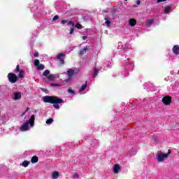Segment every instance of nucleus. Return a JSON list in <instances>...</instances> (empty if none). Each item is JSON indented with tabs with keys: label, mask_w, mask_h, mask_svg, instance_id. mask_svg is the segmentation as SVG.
I'll return each mask as SVG.
<instances>
[{
	"label": "nucleus",
	"mask_w": 179,
	"mask_h": 179,
	"mask_svg": "<svg viewBox=\"0 0 179 179\" xmlns=\"http://www.w3.org/2000/svg\"><path fill=\"white\" fill-rule=\"evenodd\" d=\"M87 86V83H85V85H82L81 88L79 90V92H83V90L86 89Z\"/></svg>",
	"instance_id": "6ab92c4d"
},
{
	"label": "nucleus",
	"mask_w": 179,
	"mask_h": 179,
	"mask_svg": "<svg viewBox=\"0 0 179 179\" xmlns=\"http://www.w3.org/2000/svg\"><path fill=\"white\" fill-rule=\"evenodd\" d=\"M31 163H37V162H38V157H37V156H34L32 157L31 159Z\"/></svg>",
	"instance_id": "f3484780"
},
{
	"label": "nucleus",
	"mask_w": 179,
	"mask_h": 179,
	"mask_svg": "<svg viewBox=\"0 0 179 179\" xmlns=\"http://www.w3.org/2000/svg\"><path fill=\"white\" fill-rule=\"evenodd\" d=\"M43 101L44 103H50L51 104H54L53 107L57 110H59V106L58 104L64 103V99H59L57 96H45L43 97Z\"/></svg>",
	"instance_id": "f257e3e1"
},
{
	"label": "nucleus",
	"mask_w": 179,
	"mask_h": 179,
	"mask_svg": "<svg viewBox=\"0 0 179 179\" xmlns=\"http://www.w3.org/2000/svg\"><path fill=\"white\" fill-rule=\"evenodd\" d=\"M8 80L11 83H16L17 82V76L15 73H10L8 75Z\"/></svg>",
	"instance_id": "7ed1b4c3"
},
{
	"label": "nucleus",
	"mask_w": 179,
	"mask_h": 179,
	"mask_svg": "<svg viewBox=\"0 0 179 179\" xmlns=\"http://www.w3.org/2000/svg\"><path fill=\"white\" fill-rule=\"evenodd\" d=\"M124 1H128V0H124Z\"/></svg>",
	"instance_id": "79ce46f5"
},
{
	"label": "nucleus",
	"mask_w": 179,
	"mask_h": 179,
	"mask_svg": "<svg viewBox=\"0 0 179 179\" xmlns=\"http://www.w3.org/2000/svg\"><path fill=\"white\" fill-rule=\"evenodd\" d=\"M52 122H54V120H53V119H51V118L47 120V121H46V124H47L48 125H50V124H52Z\"/></svg>",
	"instance_id": "412c9836"
},
{
	"label": "nucleus",
	"mask_w": 179,
	"mask_h": 179,
	"mask_svg": "<svg viewBox=\"0 0 179 179\" xmlns=\"http://www.w3.org/2000/svg\"><path fill=\"white\" fill-rule=\"evenodd\" d=\"M86 38H87V36H83V40H86Z\"/></svg>",
	"instance_id": "ea45409f"
},
{
	"label": "nucleus",
	"mask_w": 179,
	"mask_h": 179,
	"mask_svg": "<svg viewBox=\"0 0 179 179\" xmlns=\"http://www.w3.org/2000/svg\"><path fill=\"white\" fill-rule=\"evenodd\" d=\"M20 129L22 131H27V129H29V122H27L24 124H22Z\"/></svg>",
	"instance_id": "0eeeda50"
},
{
	"label": "nucleus",
	"mask_w": 179,
	"mask_h": 179,
	"mask_svg": "<svg viewBox=\"0 0 179 179\" xmlns=\"http://www.w3.org/2000/svg\"><path fill=\"white\" fill-rule=\"evenodd\" d=\"M166 0H157V3H160V2H164Z\"/></svg>",
	"instance_id": "e433bc0d"
},
{
	"label": "nucleus",
	"mask_w": 179,
	"mask_h": 179,
	"mask_svg": "<svg viewBox=\"0 0 179 179\" xmlns=\"http://www.w3.org/2000/svg\"><path fill=\"white\" fill-rule=\"evenodd\" d=\"M97 73H99V69L95 68L94 71V76H97Z\"/></svg>",
	"instance_id": "bb28decb"
},
{
	"label": "nucleus",
	"mask_w": 179,
	"mask_h": 179,
	"mask_svg": "<svg viewBox=\"0 0 179 179\" xmlns=\"http://www.w3.org/2000/svg\"><path fill=\"white\" fill-rule=\"evenodd\" d=\"M87 51H89V46H86L83 50H81L80 51V55H83L84 54H86V52H87Z\"/></svg>",
	"instance_id": "4468645a"
},
{
	"label": "nucleus",
	"mask_w": 179,
	"mask_h": 179,
	"mask_svg": "<svg viewBox=\"0 0 179 179\" xmlns=\"http://www.w3.org/2000/svg\"><path fill=\"white\" fill-rule=\"evenodd\" d=\"M120 170H121V167L119 164H115L113 167V173L115 174H118L120 173Z\"/></svg>",
	"instance_id": "6e6552de"
},
{
	"label": "nucleus",
	"mask_w": 179,
	"mask_h": 179,
	"mask_svg": "<svg viewBox=\"0 0 179 179\" xmlns=\"http://www.w3.org/2000/svg\"><path fill=\"white\" fill-rule=\"evenodd\" d=\"M57 78H59V75H55V74H50L49 76H47V78L49 80H55Z\"/></svg>",
	"instance_id": "1a4fd4ad"
},
{
	"label": "nucleus",
	"mask_w": 179,
	"mask_h": 179,
	"mask_svg": "<svg viewBox=\"0 0 179 179\" xmlns=\"http://www.w3.org/2000/svg\"><path fill=\"white\" fill-rule=\"evenodd\" d=\"M67 24H71L72 27H75V24L72 21L67 22Z\"/></svg>",
	"instance_id": "c85d7f7f"
},
{
	"label": "nucleus",
	"mask_w": 179,
	"mask_h": 179,
	"mask_svg": "<svg viewBox=\"0 0 179 179\" xmlns=\"http://www.w3.org/2000/svg\"><path fill=\"white\" fill-rule=\"evenodd\" d=\"M171 12V8L170 7H166L164 10V13H170Z\"/></svg>",
	"instance_id": "aec40b11"
},
{
	"label": "nucleus",
	"mask_w": 179,
	"mask_h": 179,
	"mask_svg": "<svg viewBox=\"0 0 179 179\" xmlns=\"http://www.w3.org/2000/svg\"><path fill=\"white\" fill-rule=\"evenodd\" d=\"M29 164H30V162H29V161H24L22 162V164H21V166H22V167H27L29 166Z\"/></svg>",
	"instance_id": "a211bd4d"
},
{
	"label": "nucleus",
	"mask_w": 179,
	"mask_h": 179,
	"mask_svg": "<svg viewBox=\"0 0 179 179\" xmlns=\"http://www.w3.org/2000/svg\"><path fill=\"white\" fill-rule=\"evenodd\" d=\"M73 31H74V29H73V28L71 29L69 34H73Z\"/></svg>",
	"instance_id": "f704fd0d"
},
{
	"label": "nucleus",
	"mask_w": 179,
	"mask_h": 179,
	"mask_svg": "<svg viewBox=\"0 0 179 179\" xmlns=\"http://www.w3.org/2000/svg\"><path fill=\"white\" fill-rule=\"evenodd\" d=\"M155 23V20L150 19L147 21V24H153Z\"/></svg>",
	"instance_id": "5701e85b"
},
{
	"label": "nucleus",
	"mask_w": 179,
	"mask_h": 179,
	"mask_svg": "<svg viewBox=\"0 0 179 179\" xmlns=\"http://www.w3.org/2000/svg\"><path fill=\"white\" fill-rule=\"evenodd\" d=\"M58 19H59V17L58 15H55L53 19H52V21L53 22H55V20H58Z\"/></svg>",
	"instance_id": "7c9ffc66"
},
{
	"label": "nucleus",
	"mask_w": 179,
	"mask_h": 179,
	"mask_svg": "<svg viewBox=\"0 0 179 179\" xmlns=\"http://www.w3.org/2000/svg\"><path fill=\"white\" fill-rule=\"evenodd\" d=\"M34 64L35 66H38L40 65V60H38L37 59H35Z\"/></svg>",
	"instance_id": "b1692460"
},
{
	"label": "nucleus",
	"mask_w": 179,
	"mask_h": 179,
	"mask_svg": "<svg viewBox=\"0 0 179 179\" xmlns=\"http://www.w3.org/2000/svg\"><path fill=\"white\" fill-rule=\"evenodd\" d=\"M68 92L71 94H73V91L71 90V88L68 89Z\"/></svg>",
	"instance_id": "72a5a7b5"
},
{
	"label": "nucleus",
	"mask_w": 179,
	"mask_h": 179,
	"mask_svg": "<svg viewBox=\"0 0 179 179\" xmlns=\"http://www.w3.org/2000/svg\"><path fill=\"white\" fill-rule=\"evenodd\" d=\"M27 111H29V108H26V110L23 113V114L22 115H24V114H26V113H27Z\"/></svg>",
	"instance_id": "c9c22d12"
},
{
	"label": "nucleus",
	"mask_w": 179,
	"mask_h": 179,
	"mask_svg": "<svg viewBox=\"0 0 179 179\" xmlns=\"http://www.w3.org/2000/svg\"><path fill=\"white\" fill-rule=\"evenodd\" d=\"M136 3H137V5H141V1L137 0V1H136Z\"/></svg>",
	"instance_id": "58836bf2"
},
{
	"label": "nucleus",
	"mask_w": 179,
	"mask_h": 179,
	"mask_svg": "<svg viewBox=\"0 0 179 179\" xmlns=\"http://www.w3.org/2000/svg\"><path fill=\"white\" fill-rule=\"evenodd\" d=\"M173 52H174V54H177V55H178V54H179V46L178 45H175L173 47Z\"/></svg>",
	"instance_id": "2eb2a0df"
},
{
	"label": "nucleus",
	"mask_w": 179,
	"mask_h": 179,
	"mask_svg": "<svg viewBox=\"0 0 179 179\" xmlns=\"http://www.w3.org/2000/svg\"><path fill=\"white\" fill-rule=\"evenodd\" d=\"M64 55H65L60 53V54L57 55V59H59V64H61V65H64V64L65 62L64 61V59H62V57H64Z\"/></svg>",
	"instance_id": "423d86ee"
},
{
	"label": "nucleus",
	"mask_w": 179,
	"mask_h": 179,
	"mask_svg": "<svg viewBox=\"0 0 179 179\" xmlns=\"http://www.w3.org/2000/svg\"><path fill=\"white\" fill-rule=\"evenodd\" d=\"M50 85H51V86H53V87H55V86L59 87V86H61V85L55 84V83H51Z\"/></svg>",
	"instance_id": "473e14b6"
},
{
	"label": "nucleus",
	"mask_w": 179,
	"mask_h": 179,
	"mask_svg": "<svg viewBox=\"0 0 179 179\" xmlns=\"http://www.w3.org/2000/svg\"><path fill=\"white\" fill-rule=\"evenodd\" d=\"M105 20H106L105 24H106V26H108V27H110V24H111V22H110V20H108V19H107V18H105Z\"/></svg>",
	"instance_id": "4be33fe9"
},
{
	"label": "nucleus",
	"mask_w": 179,
	"mask_h": 179,
	"mask_svg": "<svg viewBox=\"0 0 179 179\" xmlns=\"http://www.w3.org/2000/svg\"><path fill=\"white\" fill-rule=\"evenodd\" d=\"M50 75V70H45L43 72V76H48Z\"/></svg>",
	"instance_id": "a878e982"
},
{
	"label": "nucleus",
	"mask_w": 179,
	"mask_h": 179,
	"mask_svg": "<svg viewBox=\"0 0 179 179\" xmlns=\"http://www.w3.org/2000/svg\"><path fill=\"white\" fill-rule=\"evenodd\" d=\"M67 75L69 78H72L73 75H75V71L72 69H69V71H67Z\"/></svg>",
	"instance_id": "ddd939ff"
},
{
	"label": "nucleus",
	"mask_w": 179,
	"mask_h": 179,
	"mask_svg": "<svg viewBox=\"0 0 179 179\" xmlns=\"http://www.w3.org/2000/svg\"><path fill=\"white\" fill-rule=\"evenodd\" d=\"M37 69H39V70L44 69V64H39V65L38 66Z\"/></svg>",
	"instance_id": "cd10ccee"
},
{
	"label": "nucleus",
	"mask_w": 179,
	"mask_h": 179,
	"mask_svg": "<svg viewBox=\"0 0 179 179\" xmlns=\"http://www.w3.org/2000/svg\"><path fill=\"white\" fill-rule=\"evenodd\" d=\"M59 178V172L57 171H54L52 173V179H58Z\"/></svg>",
	"instance_id": "9b49d317"
},
{
	"label": "nucleus",
	"mask_w": 179,
	"mask_h": 179,
	"mask_svg": "<svg viewBox=\"0 0 179 179\" xmlns=\"http://www.w3.org/2000/svg\"><path fill=\"white\" fill-rule=\"evenodd\" d=\"M132 8H136V4L133 5Z\"/></svg>",
	"instance_id": "a19ab883"
},
{
	"label": "nucleus",
	"mask_w": 179,
	"mask_h": 179,
	"mask_svg": "<svg viewBox=\"0 0 179 179\" xmlns=\"http://www.w3.org/2000/svg\"><path fill=\"white\" fill-rule=\"evenodd\" d=\"M73 179H78L79 178V175L78 173H75L73 176Z\"/></svg>",
	"instance_id": "c756f323"
},
{
	"label": "nucleus",
	"mask_w": 179,
	"mask_h": 179,
	"mask_svg": "<svg viewBox=\"0 0 179 179\" xmlns=\"http://www.w3.org/2000/svg\"><path fill=\"white\" fill-rule=\"evenodd\" d=\"M129 24H130V26H131V27H134V26H136V20L131 18L129 20Z\"/></svg>",
	"instance_id": "f8f14e48"
},
{
	"label": "nucleus",
	"mask_w": 179,
	"mask_h": 179,
	"mask_svg": "<svg viewBox=\"0 0 179 179\" xmlns=\"http://www.w3.org/2000/svg\"><path fill=\"white\" fill-rule=\"evenodd\" d=\"M66 23H68V20H62V22H61V24H66Z\"/></svg>",
	"instance_id": "2f4dec72"
},
{
	"label": "nucleus",
	"mask_w": 179,
	"mask_h": 179,
	"mask_svg": "<svg viewBox=\"0 0 179 179\" xmlns=\"http://www.w3.org/2000/svg\"><path fill=\"white\" fill-rule=\"evenodd\" d=\"M34 115H31L30 119H29V124L31 127H34Z\"/></svg>",
	"instance_id": "dca6fc26"
},
{
	"label": "nucleus",
	"mask_w": 179,
	"mask_h": 179,
	"mask_svg": "<svg viewBox=\"0 0 179 179\" xmlns=\"http://www.w3.org/2000/svg\"><path fill=\"white\" fill-rule=\"evenodd\" d=\"M13 94L14 100H20V99H22V94L20 92H15Z\"/></svg>",
	"instance_id": "9d476101"
},
{
	"label": "nucleus",
	"mask_w": 179,
	"mask_h": 179,
	"mask_svg": "<svg viewBox=\"0 0 179 179\" xmlns=\"http://www.w3.org/2000/svg\"><path fill=\"white\" fill-rule=\"evenodd\" d=\"M15 73H18V77L21 78L23 79L24 78V71L23 70H20L19 65H17L16 69H15Z\"/></svg>",
	"instance_id": "20e7f679"
},
{
	"label": "nucleus",
	"mask_w": 179,
	"mask_h": 179,
	"mask_svg": "<svg viewBox=\"0 0 179 179\" xmlns=\"http://www.w3.org/2000/svg\"><path fill=\"white\" fill-rule=\"evenodd\" d=\"M34 55V57H38V52H36Z\"/></svg>",
	"instance_id": "4c0bfd02"
},
{
	"label": "nucleus",
	"mask_w": 179,
	"mask_h": 179,
	"mask_svg": "<svg viewBox=\"0 0 179 179\" xmlns=\"http://www.w3.org/2000/svg\"><path fill=\"white\" fill-rule=\"evenodd\" d=\"M162 102L164 103V104H165L166 106H169V104H170L171 103V97H170L169 96H166L162 99Z\"/></svg>",
	"instance_id": "39448f33"
},
{
	"label": "nucleus",
	"mask_w": 179,
	"mask_h": 179,
	"mask_svg": "<svg viewBox=\"0 0 179 179\" xmlns=\"http://www.w3.org/2000/svg\"><path fill=\"white\" fill-rule=\"evenodd\" d=\"M171 155V150H169L167 153H165L163 151H158L156 155L157 162L158 163H163V162H166L167 159H169V156Z\"/></svg>",
	"instance_id": "f03ea898"
},
{
	"label": "nucleus",
	"mask_w": 179,
	"mask_h": 179,
	"mask_svg": "<svg viewBox=\"0 0 179 179\" xmlns=\"http://www.w3.org/2000/svg\"><path fill=\"white\" fill-rule=\"evenodd\" d=\"M76 29H78V30H82V29H83V27L79 23L76 25Z\"/></svg>",
	"instance_id": "393cba45"
}]
</instances>
